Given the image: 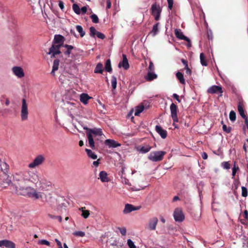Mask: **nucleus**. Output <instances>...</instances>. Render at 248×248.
<instances>
[{
    "label": "nucleus",
    "instance_id": "1",
    "mask_svg": "<svg viewBox=\"0 0 248 248\" xmlns=\"http://www.w3.org/2000/svg\"><path fill=\"white\" fill-rule=\"evenodd\" d=\"M29 171L16 174L14 177V185L11 186V189H15L16 194L29 198L39 199L42 198L40 192L31 186H25V184L29 182Z\"/></svg>",
    "mask_w": 248,
    "mask_h": 248
},
{
    "label": "nucleus",
    "instance_id": "2",
    "mask_svg": "<svg viewBox=\"0 0 248 248\" xmlns=\"http://www.w3.org/2000/svg\"><path fill=\"white\" fill-rule=\"evenodd\" d=\"M166 154V152L163 151L152 152L150 153L148 158L153 162H159L163 159Z\"/></svg>",
    "mask_w": 248,
    "mask_h": 248
},
{
    "label": "nucleus",
    "instance_id": "3",
    "mask_svg": "<svg viewBox=\"0 0 248 248\" xmlns=\"http://www.w3.org/2000/svg\"><path fill=\"white\" fill-rule=\"evenodd\" d=\"M11 183V178L5 172L0 174V186L6 188Z\"/></svg>",
    "mask_w": 248,
    "mask_h": 248
},
{
    "label": "nucleus",
    "instance_id": "4",
    "mask_svg": "<svg viewBox=\"0 0 248 248\" xmlns=\"http://www.w3.org/2000/svg\"><path fill=\"white\" fill-rule=\"evenodd\" d=\"M173 217L176 222H181L184 220L185 217L181 208L178 207L175 209L173 212Z\"/></svg>",
    "mask_w": 248,
    "mask_h": 248
},
{
    "label": "nucleus",
    "instance_id": "5",
    "mask_svg": "<svg viewBox=\"0 0 248 248\" xmlns=\"http://www.w3.org/2000/svg\"><path fill=\"white\" fill-rule=\"evenodd\" d=\"M151 10L152 15L154 16L155 20L156 21L159 20L162 11V9L159 5H157L156 2L154 3L152 5Z\"/></svg>",
    "mask_w": 248,
    "mask_h": 248
},
{
    "label": "nucleus",
    "instance_id": "6",
    "mask_svg": "<svg viewBox=\"0 0 248 248\" xmlns=\"http://www.w3.org/2000/svg\"><path fill=\"white\" fill-rule=\"evenodd\" d=\"M62 46V44H52L50 48H49L48 54L51 55V58L55 57L56 55L60 54L61 51L60 50V48Z\"/></svg>",
    "mask_w": 248,
    "mask_h": 248
},
{
    "label": "nucleus",
    "instance_id": "7",
    "mask_svg": "<svg viewBox=\"0 0 248 248\" xmlns=\"http://www.w3.org/2000/svg\"><path fill=\"white\" fill-rule=\"evenodd\" d=\"M177 106L174 103L171 104L170 106V110L171 113V117L173 122V125L175 126V128H177L176 126L174 125L175 123L178 122V118L177 117Z\"/></svg>",
    "mask_w": 248,
    "mask_h": 248
},
{
    "label": "nucleus",
    "instance_id": "8",
    "mask_svg": "<svg viewBox=\"0 0 248 248\" xmlns=\"http://www.w3.org/2000/svg\"><path fill=\"white\" fill-rule=\"evenodd\" d=\"M28 116V105L26 103L25 99L23 98L22 100V107L21 110V118L22 121L27 120Z\"/></svg>",
    "mask_w": 248,
    "mask_h": 248
},
{
    "label": "nucleus",
    "instance_id": "9",
    "mask_svg": "<svg viewBox=\"0 0 248 248\" xmlns=\"http://www.w3.org/2000/svg\"><path fill=\"white\" fill-rule=\"evenodd\" d=\"M174 33L176 36V37L180 40H183L186 41L188 43L187 46L188 47H191V43L190 40L186 36H185L183 32L181 31L180 29H175L174 31Z\"/></svg>",
    "mask_w": 248,
    "mask_h": 248
},
{
    "label": "nucleus",
    "instance_id": "10",
    "mask_svg": "<svg viewBox=\"0 0 248 248\" xmlns=\"http://www.w3.org/2000/svg\"><path fill=\"white\" fill-rule=\"evenodd\" d=\"M84 129L86 130V134L89 133L90 135H93L95 140H97V139H95L96 136H102L103 134L101 129L100 128H94L91 129L88 127H84Z\"/></svg>",
    "mask_w": 248,
    "mask_h": 248
},
{
    "label": "nucleus",
    "instance_id": "11",
    "mask_svg": "<svg viewBox=\"0 0 248 248\" xmlns=\"http://www.w3.org/2000/svg\"><path fill=\"white\" fill-rule=\"evenodd\" d=\"M158 222V220L156 217L150 218L148 221L146 228L149 231H155L156 229Z\"/></svg>",
    "mask_w": 248,
    "mask_h": 248
},
{
    "label": "nucleus",
    "instance_id": "12",
    "mask_svg": "<svg viewBox=\"0 0 248 248\" xmlns=\"http://www.w3.org/2000/svg\"><path fill=\"white\" fill-rule=\"evenodd\" d=\"M45 160V158L42 155H38L33 161L29 165V167L33 168L41 165Z\"/></svg>",
    "mask_w": 248,
    "mask_h": 248
},
{
    "label": "nucleus",
    "instance_id": "13",
    "mask_svg": "<svg viewBox=\"0 0 248 248\" xmlns=\"http://www.w3.org/2000/svg\"><path fill=\"white\" fill-rule=\"evenodd\" d=\"M223 91L221 86L217 85H213L209 87L207 90V93L211 94H215L217 93H220V96H222V93Z\"/></svg>",
    "mask_w": 248,
    "mask_h": 248
},
{
    "label": "nucleus",
    "instance_id": "14",
    "mask_svg": "<svg viewBox=\"0 0 248 248\" xmlns=\"http://www.w3.org/2000/svg\"><path fill=\"white\" fill-rule=\"evenodd\" d=\"M0 247L6 248H15L16 245L14 242L8 240H2L0 241Z\"/></svg>",
    "mask_w": 248,
    "mask_h": 248
},
{
    "label": "nucleus",
    "instance_id": "15",
    "mask_svg": "<svg viewBox=\"0 0 248 248\" xmlns=\"http://www.w3.org/2000/svg\"><path fill=\"white\" fill-rule=\"evenodd\" d=\"M14 74L19 78H23L24 76L23 70L20 67L15 66L12 69Z\"/></svg>",
    "mask_w": 248,
    "mask_h": 248
},
{
    "label": "nucleus",
    "instance_id": "16",
    "mask_svg": "<svg viewBox=\"0 0 248 248\" xmlns=\"http://www.w3.org/2000/svg\"><path fill=\"white\" fill-rule=\"evenodd\" d=\"M118 67H123L125 70H127L129 68L128 60L125 54H123V61L119 62Z\"/></svg>",
    "mask_w": 248,
    "mask_h": 248
},
{
    "label": "nucleus",
    "instance_id": "17",
    "mask_svg": "<svg viewBox=\"0 0 248 248\" xmlns=\"http://www.w3.org/2000/svg\"><path fill=\"white\" fill-rule=\"evenodd\" d=\"M64 40H65L64 37L62 35H60V34L55 35L54 36V38L52 44H55V45L62 44V46H63L64 45L63 42H64Z\"/></svg>",
    "mask_w": 248,
    "mask_h": 248
},
{
    "label": "nucleus",
    "instance_id": "18",
    "mask_svg": "<svg viewBox=\"0 0 248 248\" xmlns=\"http://www.w3.org/2000/svg\"><path fill=\"white\" fill-rule=\"evenodd\" d=\"M140 208V207L139 206L135 207L132 204L127 203L125 204L123 212L124 214H127L133 211L139 210Z\"/></svg>",
    "mask_w": 248,
    "mask_h": 248
},
{
    "label": "nucleus",
    "instance_id": "19",
    "mask_svg": "<svg viewBox=\"0 0 248 248\" xmlns=\"http://www.w3.org/2000/svg\"><path fill=\"white\" fill-rule=\"evenodd\" d=\"M105 143L106 145L108 146L109 148H116L121 146V144L111 139L106 140L105 141Z\"/></svg>",
    "mask_w": 248,
    "mask_h": 248
},
{
    "label": "nucleus",
    "instance_id": "20",
    "mask_svg": "<svg viewBox=\"0 0 248 248\" xmlns=\"http://www.w3.org/2000/svg\"><path fill=\"white\" fill-rule=\"evenodd\" d=\"M29 181L36 184L39 180V176L33 172L29 171Z\"/></svg>",
    "mask_w": 248,
    "mask_h": 248
},
{
    "label": "nucleus",
    "instance_id": "21",
    "mask_svg": "<svg viewBox=\"0 0 248 248\" xmlns=\"http://www.w3.org/2000/svg\"><path fill=\"white\" fill-rule=\"evenodd\" d=\"M155 130L159 134L163 139H165L167 136V132L166 130L163 129L160 126L156 125Z\"/></svg>",
    "mask_w": 248,
    "mask_h": 248
},
{
    "label": "nucleus",
    "instance_id": "22",
    "mask_svg": "<svg viewBox=\"0 0 248 248\" xmlns=\"http://www.w3.org/2000/svg\"><path fill=\"white\" fill-rule=\"evenodd\" d=\"M86 135L88 140L89 146L93 150L95 149L96 147L94 140V137H93V135H91L89 133L86 134Z\"/></svg>",
    "mask_w": 248,
    "mask_h": 248
},
{
    "label": "nucleus",
    "instance_id": "23",
    "mask_svg": "<svg viewBox=\"0 0 248 248\" xmlns=\"http://www.w3.org/2000/svg\"><path fill=\"white\" fill-rule=\"evenodd\" d=\"M243 107H244V106H243V103H242L241 102H239L238 106H237L238 110V112H239L240 116L244 119L248 117L245 114V111L243 108Z\"/></svg>",
    "mask_w": 248,
    "mask_h": 248
},
{
    "label": "nucleus",
    "instance_id": "24",
    "mask_svg": "<svg viewBox=\"0 0 248 248\" xmlns=\"http://www.w3.org/2000/svg\"><path fill=\"white\" fill-rule=\"evenodd\" d=\"M99 178L102 182H108L109 181V178L108 177V174L105 171H101L99 173Z\"/></svg>",
    "mask_w": 248,
    "mask_h": 248
},
{
    "label": "nucleus",
    "instance_id": "25",
    "mask_svg": "<svg viewBox=\"0 0 248 248\" xmlns=\"http://www.w3.org/2000/svg\"><path fill=\"white\" fill-rule=\"evenodd\" d=\"M91 98V97L87 94L84 93H82L80 96V101L84 104H87L88 100Z\"/></svg>",
    "mask_w": 248,
    "mask_h": 248
},
{
    "label": "nucleus",
    "instance_id": "26",
    "mask_svg": "<svg viewBox=\"0 0 248 248\" xmlns=\"http://www.w3.org/2000/svg\"><path fill=\"white\" fill-rule=\"evenodd\" d=\"M157 75L153 72H148L147 76L145 77L147 81H151L157 78Z\"/></svg>",
    "mask_w": 248,
    "mask_h": 248
},
{
    "label": "nucleus",
    "instance_id": "27",
    "mask_svg": "<svg viewBox=\"0 0 248 248\" xmlns=\"http://www.w3.org/2000/svg\"><path fill=\"white\" fill-rule=\"evenodd\" d=\"M63 46L66 48V50L63 52L64 54L68 57L70 56V55L71 53V50L75 48L71 45L67 44L64 45Z\"/></svg>",
    "mask_w": 248,
    "mask_h": 248
},
{
    "label": "nucleus",
    "instance_id": "28",
    "mask_svg": "<svg viewBox=\"0 0 248 248\" xmlns=\"http://www.w3.org/2000/svg\"><path fill=\"white\" fill-rule=\"evenodd\" d=\"M152 147L149 145H145L144 146H141L140 147V149H139V151L141 153H146L150 151Z\"/></svg>",
    "mask_w": 248,
    "mask_h": 248
},
{
    "label": "nucleus",
    "instance_id": "29",
    "mask_svg": "<svg viewBox=\"0 0 248 248\" xmlns=\"http://www.w3.org/2000/svg\"><path fill=\"white\" fill-rule=\"evenodd\" d=\"M60 61L58 59H56L53 62L52 70L51 71V74L54 76L55 72L58 69Z\"/></svg>",
    "mask_w": 248,
    "mask_h": 248
},
{
    "label": "nucleus",
    "instance_id": "30",
    "mask_svg": "<svg viewBox=\"0 0 248 248\" xmlns=\"http://www.w3.org/2000/svg\"><path fill=\"white\" fill-rule=\"evenodd\" d=\"M0 169L1 170L2 172H5L7 173L9 169V165L6 162H2L0 160Z\"/></svg>",
    "mask_w": 248,
    "mask_h": 248
},
{
    "label": "nucleus",
    "instance_id": "31",
    "mask_svg": "<svg viewBox=\"0 0 248 248\" xmlns=\"http://www.w3.org/2000/svg\"><path fill=\"white\" fill-rule=\"evenodd\" d=\"M85 207H81L79 208V210H80L82 212L81 216L83 217L84 218H87L89 216H90V211L87 210H85Z\"/></svg>",
    "mask_w": 248,
    "mask_h": 248
},
{
    "label": "nucleus",
    "instance_id": "32",
    "mask_svg": "<svg viewBox=\"0 0 248 248\" xmlns=\"http://www.w3.org/2000/svg\"><path fill=\"white\" fill-rule=\"evenodd\" d=\"M176 77L179 80V82L182 84H185V80L184 78L183 74L180 72H178L176 74Z\"/></svg>",
    "mask_w": 248,
    "mask_h": 248
},
{
    "label": "nucleus",
    "instance_id": "33",
    "mask_svg": "<svg viewBox=\"0 0 248 248\" xmlns=\"http://www.w3.org/2000/svg\"><path fill=\"white\" fill-rule=\"evenodd\" d=\"M105 70L107 72L110 73L112 72V68L111 65V61L110 59H108L106 62L105 66Z\"/></svg>",
    "mask_w": 248,
    "mask_h": 248
},
{
    "label": "nucleus",
    "instance_id": "34",
    "mask_svg": "<svg viewBox=\"0 0 248 248\" xmlns=\"http://www.w3.org/2000/svg\"><path fill=\"white\" fill-rule=\"evenodd\" d=\"M103 64L100 62L98 63L96 65V67L94 69V73L102 74L103 71Z\"/></svg>",
    "mask_w": 248,
    "mask_h": 248
},
{
    "label": "nucleus",
    "instance_id": "35",
    "mask_svg": "<svg viewBox=\"0 0 248 248\" xmlns=\"http://www.w3.org/2000/svg\"><path fill=\"white\" fill-rule=\"evenodd\" d=\"M85 151L89 157L93 159H96L97 158V155L93 152L91 150L86 149Z\"/></svg>",
    "mask_w": 248,
    "mask_h": 248
},
{
    "label": "nucleus",
    "instance_id": "36",
    "mask_svg": "<svg viewBox=\"0 0 248 248\" xmlns=\"http://www.w3.org/2000/svg\"><path fill=\"white\" fill-rule=\"evenodd\" d=\"M159 25V23L157 22L153 26V29L151 32V33H152L153 36L155 35L157 33L158 31Z\"/></svg>",
    "mask_w": 248,
    "mask_h": 248
},
{
    "label": "nucleus",
    "instance_id": "37",
    "mask_svg": "<svg viewBox=\"0 0 248 248\" xmlns=\"http://www.w3.org/2000/svg\"><path fill=\"white\" fill-rule=\"evenodd\" d=\"M76 28L77 31L79 33L80 37H83L85 34V32L83 31L82 26L80 25H77Z\"/></svg>",
    "mask_w": 248,
    "mask_h": 248
},
{
    "label": "nucleus",
    "instance_id": "38",
    "mask_svg": "<svg viewBox=\"0 0 248 248\" xmlns=\"http://www.w3.org/2000/svg\"><path fill=\"white\" fill-rule=\"evenodd\" d=\"M144 107L143 106H138L135 110V116H139L140 113L143 111L144 110Z\"/></svg>",
    "mask_w": 248,
    "mask_h": 248
},
{
    "label": "nucleus",
    "instance_id": "39",
    "mask_svg": "<svg viewBox=\"0 0 248 248\" xmlns=\"http://www.w3.org/2000/svg\"><path fill=\"white\" fill-rule=\"evenodd\" d=\"M200 61L203 66H207V63L205 60V57L203 53L200 54Z\"/></svg>",
    "mask_w": 248,
    "mask_h": 248
},
{
    "label": "nucleus",
    "instance_id": "40",
    "mask_svg": "<svg viewBox=\"0 0 248 248\" xmlns=\"http://www.w3.org/2000/svg\"><path fill=\"white\" fill-rule=\"evenodd\" d=\"M73 10L77 15L80 14V9L79 6L77 3H74L72 6Z\"/></svg>",
    "mask_w": 248,
    "mask_h": 248
},
{
    "label": "nucleus",
    "instance_id": "41",
    "mask_svg": "<svg viewBox=\"0 0 248 248\" xmlns=\"http://www.w3.org/2000/svg\"><path fill=\"white\" fill-rule=\"evenodd\" d=\"M111 83L113 89H115L117 86V78L114 76L111 77Z\"/></svg>",
    "mask_w": 248,
    "mask_h": 248
},
{
    "label": "nucleus",
    "instance_id": "42",
    "mask_svg": "<svg viewBox=\"0 0 248 248\" xmlns=\"http://www.w3.org/2000/svg\"><path fill=\"white\" fill-rule=\"evenodd\" d=\"M90 35L93 37H94L95 35L96 34L98 31H97L95 29V28L93 27H91L90 28Z\"/></svg>",
    "mask_w": 248,
    "mask_h": 248
},
{
    "label": "nucleus",
    "instance_id": "43",
    "mask_svg": "<svg viewBox=\"0 0 248 248\" xmlns=\"http://www.w3.org/2000/svg\"><path fill=\"white\" fill-rule=\"evenodd\" d=\"M74 236L78 237H84L85 235V233L82 231H76L73 233Z\"/></svg>",
    "mask_w": 248,
    "mask_h": 248
},
{
    "label": "nucleus",
    "instance_id": "44",
    "mask_svg": "<svg viewBox=\"0 0 248 248\" xmlns=\"http://www.w3.org/2000/svg\"><path fill=\"white\" fill-rule=\"evenodd\" d=\"M239 167L236 165V163L234 162L233 164V167L232 169V175L233 176H234L236 174V173L238 170H239Z\"/></svg>",
    "mask_w": 248,
    "mask_h": 248
},
{
    "label": "nucleus",
    "instance_id": "45",
    "mask_svg": "<svg viewBox=\"0 0 248 248\" xmlns=\"http://www.w3.org/2000/svg\"><path fill=\"white\" fill-rule=\"evenodd\" d=\"M48 216L52 219H58L60 222L62 221V218L61 216H54L50 214H48Z\"/></svg>",
    "mask_w": 248,
    "mask_h": 248
},
{
    "label": "nucleus",
    "instance_id": "46",
    "mask_svg": "<svg viewBox=\"0 0 248 248\" xmlns=\"http://www.w3.org/2000/svg\"><path fill=\"white\" fill-rule=\"evenodd\" d=\"M229 118L231 121H234L236 119V114L234 111H231L229 114Z\"/></svg>",
    "mask_w": 248,
    "mask_h": 248
},
{
    "label": "nucleus",
    "instance_id": "47",
    "mask_svg": "<svg viewBox=\"0 0 248 248\" xmlns=\"http://www.w3.org/2000/svg\"><path fill=\"white\" fill-rule=\"evenodd\" d=\"M92 21L94 23H97L99 22V19L97 16L95 14H93L90 16Z\"/></svg>",
    "mask_w": 248,
    "mask_h": 248
},
{
    "label": "nucleus",
    "instance_id": "48",
    "mask_svg": "<svg viewBox=\"0 0 248 248\" xmlns=\"http://www.w3.org/2000/svg\"><path fill=\"white\" fill-rule=\"evenodd\" d=\"M117 229L120 231L123 236H125L126 233V229L125 227H118Z\"/></svg>",
    "mask_w": 248,
    "mask_h": 248
},
{
    "label": "nucleus",
    "instance_id": "49",
    "mask_svg": "<svg viewBox=\"0 0 248 248\" xmlns=\"http://www.w3.org/2000/svg\"><path fill=\"white\" fill-rule=\"evenodd\" d=\"M242 196L246 197L248 196V189L245 186H242Z\"/></svg>",
    "mask_w": 248,
    "mask_h": 248
},
{
    "label": "nucleus",
    "instance_id": "50",
    "mask_svg": "<svg viewBox=\"0 0 248 248\" xmlns=\"http://www.w3.org/2000/svg\"><path fill=\"white\" fill-rule=\"evenodd\" d=\"M127 245L129 248H137L134 242L130 239L127 240Z\"/></svg>",
    "mask_w": 248,
    "mask_h": 248
},
{
    "label": "nucleus",
    "instance_id": "51",
    "mask_svg": "<svg viewBox=\"0 0 248 248\" xmlns=\"http://www.w3.org/2000/svg\"><path fill=\"white\" fill-rule=\"evenodd\" d=\"M222 128L224 131L226 132L227 133H229L231 132L232 128L230 126L227 127L226 124H223L222 126Z\"/></svg>",
    "mask_w": 248,
    "mask_h": 248
},
{
    "label": "nucleus",
    "instance_id": "52",
    "mask_svg": "<svg viewBox=\"0 0 248 248\" xmlns=\"http://www.w3.org/2000/svg\"><path fill=\"white\" fill-rule=\"evenodd\" d=\"M222 166L225 169H229L230 168V164L228 162H224L222 163Z\"/></svg>",
    "mask_w": 248,
    "mask_h": 248
},
{
    "label": "nucleus",
    "instance_id": "53",
    "mask_svg": "<svg viewBox=\"0 0 248 248\" xmlns=\"http://www.w3.org/2000/svg\"><path fill=\"white\" fill-rule=\"evenodd\" d=\"M239 184H240V182H239V181L238 179H234V182H233V185H234L235 189H237V188L239 185Z\"/></svg>",
    "mask_w": 248,
    "mask_h": 248
},
{
    "label": "nucleus",
    "instance_id": "54",
    "mask_svg": "<svg viewBox=\"0 0 248 248\" xmlns=\"http://www.w3.org/2000/svg\"><path fill=\"white\" fill-rule=\"evenodd\" d=\"M96 35L97 36V37L98 38H100L101 39H104L105 38V35L103 33H102L99 31H98L97 32Z\"/></svg>",
    "mask_w": 248,
    "mask_h": 248
},
{
    "label": "nucleus",
    "instance_id": "55",
    "mask_svg": "<svg viewBox=\"0 0 248 248\" xmlns=\"http://www.w3.org/2000/svg\"><path fill=\"white\" fill-rule=\"evenodd\" d=\"M184 69L186 70V75H187L188 76L190 77L192 74L191 70L188 67V66L187 67V68H184Z\"/></svg>",
    "mask_w": 248,
    "mask_h": 248
},
{
    "label": "nucleus",
    "instance_id": "56",
    "mask_svg": "<svg viewBox=\"0 0 248 248\" xmlns=\"http://www.w3.org/2000/svg\"><path fill=\"white\" fill-rule=\"evenodd\" d=\"M168 3V8L170 10H171L173 4V0H167Z\"/></svg>",
    "mask_w": 248,
    "mask_h": 248
},
{
    "label": "nucleus",
    "instance_id": "57",
    "mask_svg": "<svg viewBox=\"0 0 248 248\" xmlns=\"http://www.w3.org/2000/svg\"><path fill=\"white\" fill-rule=\"evenodd\" d=\"M39 244L41 245H46V246H49L50 243L47 240H41L39 241Z\"/></svg>",
    "mask_w": 248,
    "mask_h": 248
},
{
    "label": "nucleus",
    "instance_id": "58",
    "mask_svg": "<svg viewBox=\"0 0 248 248\" xmlns=\"http://www.w3.org/2000/svg\"><path fill=\"white\" fill-rule=\"evenodd\" d=\"M149 72H153L154 70V66L153 63L152 62H151L149 63Z\"/></svg>",
    "mask_w": 248,
    "mask_h": 248
},
{
    "label": "nucleus",
    "instance_id": "59",
    "mask_svg": "<svg viewBox=\"0 0 248 248\" xmlns=\"http://www.w3.org/2000/svg\"><path fill=\"white\" fill-rule=\"evenodd\" d=\"M181 62L183 63V64L185 65L184 68H187L188 66V63L187 61L184 59H181Z\"/></svg>",
    "mask_w": 248,
    "mask_h": 248
},
{
    "label": "nucleus",
    "instance_id": "60",
    "mask_svg": "<svg viewBox=\"0 0 248 248\" xmlns=\"http://www.w3.org/2000/svg\"><path fill=\"white\" fill-rule=\"evenodd\" d=\"M87 8L86 6L82 7L80 9V12H82L83 15L85 14L87 12Z\"/></svg>",
    "mask_w": 248,
    "mask_h": 248
},
{
    "label": "nucleus",
    "instance_id": "61",
    "mask_svg": "<svg viewBox=\"0 0 248 248\" xmlns=\"http://www.w3.org/2000/svg\"><path fill=\"white\" fill-rule=\"evenodd\" d=\"M59 6L61 10H63L64 9V3L62 1H59Z\"/></svg>",
    "mask_w": 248,
    "mask_h": 248
},
{
    "label": "nucleus",
    "instance_id": "62",
    "mask_svg": "<svg viewBox=\"0 0 248 248\" xmlns=\"http://www.w3.org/2000/svg\"><path fill=\"white\" fill-rule=\"evenodd\" d=\"M55 241L56 242L59 248H62V245L61 242L57 239H55Z\"/></svg>",
    "mask_w": 248,
    "mask_h": 248
},
{
    "label": "nucleus",
    "instance_id": "63",
    "mask_svg": "<svg viewBox=\"0 0 248 248\" xmlns=\"http://www.w3.org/2000/svg\"><path fill=\"white\" fill-rule=\"evenodd\" d=\"M111 3L110 0H107V8L109 9L111 7Z\"/></svg>",
    "mask_w": 248,
    "mask_h": 248
},
{
    "label": "nucleus",
    "instance_id": "64",
    "mask_svg": "<svg viewBox=\"0 0 248 248\" xmlns=\"http://www.w3.org/2000/svg\"><path fill=\"white\" fill-rule=\"evenodd\" d=\"M244 216L246 220L248 219V212L247 210H245L244 213Z\"/></svg>",
    "mask_w": 248,
    "mask_h": 248
}]
</instances>
